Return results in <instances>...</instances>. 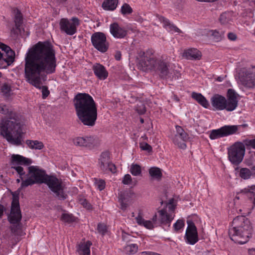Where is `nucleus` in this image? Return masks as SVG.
<instances>
[{"label": "nucleus", "mask_w": 255, "mask_h": 255, "mask_svg": "<svg viewBox=\"0 0 255 255\" xmlns=\"http://www.w3.org/2000/svg\"><path fill=\"white\" fill-rule=\"evenodd\" d=\"M0 93L5 98H8L12 94L11 85L7 83L3 84L0 89Z\"/></svg>", "instance_id": "obj_29"}, {"label": "nucleus", "mask_w": 255, "mask_h": 255, "mask_svg": "<svg viewBox=\"0 0 255 255\" xmlns=\"http://www.w3.org/2000/svg\"><path fill=\"white\" fill-rule=\"evenodd\" d=\"M228 38L232 41H234L237 39V35L234 33L229 32L228 34Z\"/></svg>", "instance_id": "obj_50"}, {"label": "nucleus", "mask_w": 255, "mask_h": 255, "mask_svg": "<svg viewBox=\"0 0 255 255\" xmlns=\"http://www.w3.org/2000/svg\"><path fill=\"white\" fill-rule=\"evenodd\" d=\"M159 20L162 22L163 24V26L165 28H168L170 31H174L176 32L180 33L181 32V30L175 25L170 23L169 20L167 18H165L162 16H157Z\"/></svg>", "instance_id": "obj_27"}, {"label": "nucleus", "mask_w": 255, "mask_h": 255, "mask_svg": "<svg viewBox=\"0 0 255 255\" xmlns=\"http://www.w3.org/2000/svg\"><path fill=\"white\" fill-rule=\"evenodd\" d=\"M174 200L173 198H171L169 200V202L168 203V205H174Z\"/></svg>", "instance_id": "obj_58"}, {"label": "nucleus", "mask_w": 255, "mask_h": 255, "mask_svg": "<svg viewBox=\"0 0 255 255\" xmlns=\"http://www.w3.org/2000/svg\"><path fill=\"white\" fill-rule=\"evenodd\" d=\"M21 214L19 204L18 193H12L10 214L8 216V221L12 224L19 223L21 219Z\"/></svg>", "instance_id": "obj_10"}, {"label": "nucleus", "mask_w": 255, "mask_h": 255, "mask_svg": "<svg viewBox=\"0 0 255 255\" xmlns=\"http://www.w3.org/2000/svg\"><path fill=\"white\" fill-rule=\"evenodd\" d=\"M61 220L64 222L71 223L75 221L76 218L72 214L63 213L61 217Z\"/></svg>", "instance_id": "obj_35"}, {"label": "nucleus", "mask_w": 255, "mask_h": 255, "mask_svg": "<svg viewBox=\"0 0 255 255\" xmlns=\"http://www.w3.org/2000/svg\"><path fill=\"white\" fill-rule=\"evenodd\" d=\"M149 173L151 177L156 179H160L162 176L161 170L158 167H151L149 170Z\"/></svg>", "instance_id": "obj_34"}, {"label": "nucleus", "mask_w": 255, "mask_h": 255, "mask_svg": "<svg viewBox=\"0 0 255 255\" xmlns=\"http://www.w3.org/2000/svg\"><path fill=\"white\" fill-rule=\"evenodd\" d=\"M55 50L48 41L38 42L31 48L25 58L26 81L36 88L42 89V98L50 94L47 87L41 86L46 75L54 73L57 66Z\"/></svg>", "instance_id": "obj_1"}, {"label": "nucleus", "mask_w": 255, "mask_h": 255, "mask_svg": "<svg viewBox=\"0 0 255 255\" xmlns=\"http://www.w3.org/2000/svg\"><path fill=\"white\" fill-rule=\"evenodd\" d=\"M166 206L168 209V212H169L168 213H173V214H174V210H175V206H176L175 204H174V205L167 204Z\"/></svg>", "instance_id": "obj_49"}, {"label": "nucleus", "mask_w": 255, "mask_h": 255, "mask_svg": "<svg viewBox=\"0 0 255 255\" xmlns=\"http://www.w3.org/2000/svg\"><path fill=\"white\" fill-rule=\"evenodd\" d=\"M139 147L142 150L147 151L148 152H151L152 148L151 145L146 142H142L139 143Z\"/></svg>", "instance_id": "obj_45"}, {"label": "nucleus", "mask_w": 255, "mask_h": 255, "mask_svg": "<svg viewBox=\"0 0 255 255\" xmlns=\"http://www.w3.org/2000/svg\"><path fill=\"white\" fill-rule=\"evenodd\" d=\"M239 174L241 178L244 179H247L251 177L252 175V172L249 169L247 168H242L240 169Z\"/></svg>", "instance_id": "obj_36"}, {"label": "nucleus", "mask_w": 255, "mask_h": 255, "mask_svg": "<svg viewBox=\"0 0 255 255\" xmlns=\"http://www.w3.org/2000/svg\"><path fill=\"white\" fill-rule=\"evenodd\" d=\"M176 133L172 137V141L174 144L177 145L179 148L184 149L186 148L185 142L187 141L189 138L188 134L185 131L183 128L179 126L175 127Z\"/></svg>", "instance_id": "obj_14"}, {"label": "nucleus", "mask_w": 255, "mask_h": 255, "mask_svg": "<svg viewBox=\"0 0 255 255\" xmlns=\"http://www.w3.org/2000/svg\"><path fill=\"white\" fill-rule=\"evenodd\" d=\"M248 253L250 255H255V249H249Z\"/></svg>", "instance_id": "obj_57"}, {"label": "nucleus", "mask_w": 255, "mask_h": 255, "mask_svg": "<svg viewBox=\"0 0 255 255\" xmlns=\"http://www.w3.org/2000/svg\"><path fill=\"white\" fill-rule=\"evenodd\" d=\"M247 145L251 146L252 147L255 149V139L250 140L248 141Z\"/></svg>", "instance_id": "obj_51"}, {"label": "nucleus", "mask_w": 255, "mask_h": 255, "mask_svg": "<svg viewBox=\"0 0 255 255\" xmlns=\"http://www.w3.org/2000/svg\"><path fill=\"white\" fill-rule=\"evenodd\" d=\"M184 226V221L182 219H179L173 225L174 230L177 232L179 230H180L181 229L183 228Z\"/></svg>", "instance_id": "obj_43"}, {"label": "nucleus", "mask_w": 255, "mask_h": 255, "mask_svg": "<svg viewBox=\"0 0 255 255\" xmlns=\"http://www.w3.org/2000/svg\"><path fill=\"white\" fill-rule=\"evenodd\" d=\"M187 222L188 227L185 235V239L188 244L193 245L198 241L197 228L192 221L188 220Z\"/></svg>", "instance_id": "obj_16"}, {"label": "nucleus", "mask_w": 255, "mask_h": 255, "mask_svg": "<svg viewBox=\"0 0 255 255\" xmlns=\"http://www.w3.org/2000/svg\"><path fill=\"white\" fill-rule=\"evenodd\" d=\"M80 203L87 209L90 210L91 208V205L86 199H82L80 201Z\"/></svg>", "instance_id": "obj_48"}, {"label": "nucleus", "mask_w": 255, "mask_h": 255, "mask_svg": "<svg viewBox=\"0 0 255 255\" xmlns=\"http://www.w3.org/2000/svg\"><path fill=\"white\" fill-rule=\"evenodd\" d=\"M110 31L111 34L117 38H123L128 34V31L125 28L121 27L117 22L110 25Z\"/></svg>", "instance_id": "obj_20"}, {"label": "nucleus", "mask_w": 255, "mask_h": 255, "mask_svg": "<svg viewBox=\"0 0 255 255\" xmlns=\"http://www.w3.org/2000/svg\"><path fill=\"white\" fill-rule=\"evenodd\" d=\"M183 56L188 59L199 60L201 57V52L195 48L189 49L183 53Z\"/></svg>", "instance_id": "obj_26"}, {"label": "nucleus", "mask_w": 255, "mask_h": 255, "mask_svg": "<svg viewBox=\"0 0 255 255\" xmlns=\"http://www.w3.org/2000/svg\"><path fill=\"white\" fill-rule=\"evenodd\" d=\"M5 210V208L4 206L1 204H0V218H1L3 214L4 211Z\"/></svg>", "instance_id": "obj_55"}, {"label": "nucleus", "mask_w": 255, "mask_h": 255, "mask_svg": "<svg viewBox=\"0 0 255 255\" xmlns=\"http://www.w3.org/2000/svg\"><path fill=\"white\" fill-rule=\"evenodd\" d=\"M99 165L100 169L104 172L111 171L112 173L116 172V167L111 162L110 153L108 151L101 153L99 159Z\"/></svg>", "instance_id": "obj_15"}, {"label": "nucleus", "mask_w": 255, "mask_h": 255, "mask_svg": "<svg viewBox=\"0 0 255 255\" xmlns=\"http://www.w3.org/2000/svg\"><path fill=\"white\" fill-rule=\"evenodd\" d=\"M153 253H142L141 255H152Z\"/></svg>", "instance_id": "obj_60"}, {"label": "nucleus", "mask_w": 255, "mask_h": 255, "mask_svg": "<svg viewBox=\"0 0 255 255\" xmlns=\"http://www.w3.org/2000/svg\"><path fill=\"white\" fill-rule=\"evenodd\" d=\"M138 55L140 58L138 62L139 68L143 71H154L156 69L159 59L156 58L148 51H140Z\"/></svg>", "instance_id": "obj_7"}, {"label": "nucleus", "mask_w": 255, "mask_h": 255, "mask_svg": "<svg viewBox=\"0 0 255 255\" xmlns=\"http://www.w3.org/2000/svg\"><path fill=\"white\" fill-rule=\"evenodd\" d=\"M25 143L28 147L31 149L40 150L44 147L43 142L37 140H32L27 139L26 140Z\"/></svg>", "instance_id": "obj_31"}, {"label": "nucleus", "mask_w": 255, "mask_h": 255, "mask_svg": "<svg viewBox=\"0 0 255 255\" xmlns=\"http://www.w3.org/2000/svg\"><path fill=\"white\" fill-rule=\"evenodd\" d=\"M129 236V235L127 234L126 233H125V232L123 231V233H122V238H123V240L125 241H127L128 240H127V238Z\"/></svg>", "instance_id": "obj_56"}, {"label": "nucleus", "mask_w": 255, "mask_h": 255, "mask_svg": "<svg viewBox=\"0 0 255 255\" xmlns=\"http://www.w3.org/2000/svg\"><path fill=\"white\" fill-rule=\"evenodd\" d=\"M192 98L198 102V103L205 108L209 106V103L206 98L200 93L193 92Z\"/></svg>", "instance_id": "obj_28"}, {"label": "nucleus", "mask_w": 255, "mask_h": 255, "mask_svg": "<svg viewBox=\"0 0 255 255\" xmlns=\"http://www.w3.org/2000/svg\"><path fill=\"white\" fill-rule=\"evenodd\" d=\"M74 105L78 119L84 126L92 127L97 119V107L91 96L78 93L74 97Z\"/></svg>", "instance_id": "obj_4"}, {"label": "nucleus", "mask_w": 255, "mask_h": 255, "mask_svg": "<svg viewBox=\"0 0 255 255\" xmlns=\"http://www.w3.org/2000/svg\"><path fill=\"white\" fill-rule=\"evenodd\" d=\"M157 215L155 214L154 215V216L153 217L152 219V221L153 222H155L157 221Z\"/></svg>", "instance_id": "obj_59"}, {"label": "nucleus", "mask_w": 255, "mask_h": 255, "mask_svg": "<svg viewBox=\"0 0 255 255\" xmlns=\"http://www.w3.org/2000/svg\"><path fill=\"white\" fill-rule=\"evenodd\" d=\"M212 36L213 39L216 41H220L221 39V36L219 32L217 31H213L212 33Z\"/></svg>", "instance_id": "obj_47"}, {"label": "nucleus", "mask_w": 255, "mask_h": 255, "mask_svg": "<svg viewBox=\"0 0 255 255\" xmlns=\"http://www.w3.org/2000/svg\"><path fill=\"white\" fill-rule=\"evenodd\" d=\"M76 146L92 147L97 145V140L92 136L77 137L73 139Z\"/></svg>", "instance_id": "obj_19"}, {"label": "nucleus", "mask_w": 255, "mask_h": 255, "mask_svg": "<svg viewBox=\"0 0 255 255\" xmlns=\"http://www.w3.org/2000/svg\"><path fill=\"white\" fill-rule=\"evenodd\" d=\"M245 146L242 142H236L228 149L229 160L234 164L240 163L244 158Z\"/></svg>", "instance_id": "obj_9"}, {"label": "nucleus", "mask_w": 255, "mask_h": 255, "mask_svg": "<svg viewBox=\"0 0 255 255\" xmlns=\"http://www.w3.org/2000/svg\"><path fill=\"white\" fill-rule=\"evenodd\" d=\"M11 232L16 236H21V231L19 223L12 224L10 227Z\"/></svg>", "instance_id": "obj_39"}, {"label": "nucleus", "mask_w": 255, "mask_h": 255, "mask_svg": "<svg viewBox=\"0 0 255 255\" xmlns=\"http://www.w3.org/2000/svg\"><path fill=\"white\" fill-rule=\"evenodd\" d=\"M242 84L248 88H255V73L251 72L247 69H244L243 75L240 77Z\"/></svg>", "instance_id": "obj_18"}, {"label": "nucleus", "mask_w": 255, "mask_h": 255, "mask_svg": "<svg viewBox=\"0 0 255 255\" xmlns=\"http://www.w3.org/2000/svg\"><path fill=\"white\" fill-rule=\"evenodd\" d=\"M97 230L100 234L104 236L107 232V226L104 223H99L97 226Z\"/></svg>", "instance_id": "obj_44"}, {"label": "nucleus", "mask_w": 255, "mask_h": 255, "mask_svg": "<svg viewBox=\"0 0 255 255\" xmlns=\"http://www.w3.org/2000/svg\"><path fill=\"white\" fill-rule=\"evenodd\" d=\"M91 41L94 47L100 52L104 53L109 48V43L107 41L106 35L101 32H96L91 36Z\"/></svg>", "instance_id": "obj_11"}, {"label": "nucleus", "mask_w": 255, "mask_h": 255, "mask_svg": "<svg viewBox=\"0 0 255 255\" xmlns=\"http://www.w3.org/2000/svg\"><path fill=\"white\" fill-rule=\"evenodd\" d=\"M92 243L90 241L87 242L86 243H83L79 245L78 251L80 254L83 255H90V247Z\"/></svg>", "instance_id": "obj_33"}, {"label": "nucleus", "mask_w": 255, "mask_h": 255, "mask_svg": "<svg viewBox=\"0 0 255 255\" xmlns=\"http://www.w3.org/2000/svg\"><path fill=\"white\" fill-rule=\"evenodd\" d=\"M79 24V19L76 17H73L70 20L62 18L59 23L61 30L69 35H72L76 32L77 26Z\"/></svg>", "instance_id": "obj_13"}, {"label": "nucleus", "mask_w": 255, "mask_h": 255, "mask_svg": "<svg viewBox=\"0 0 255 255\" xmlns=\"http://www.w3.org/2000/svg\"><path fill=\"white\" fill-rule=\"evenodd\" d=\"M131 182L132 178L131 176L128 174L125 175L123 178L122 183L125 185H128L130 184Z\"/></svg>", "instance_id": "obj_46"}, {"label": "nucleus", "mask_w": 255, "mask_h": 255, "mask_svg": "<svg viewBox=\"0 0 255 255\" xmlns=\"http://www.w3.org/2000/svg\"><path fill=\"white\" fill-rule=\"evenodd\" d=\"M15 15L14 17V22L15 25V28L13 27L11 30V34H17V31L19 32L21 31V27L23 23V16L20 11L16 8L14 10Z\"/></svg>", "instance_id": "obj_21"}, {"label": "nucleus", "mask_w": 255, "mask_h": 255, "mask_svg": "<svg viewBox=\"0 0 255 255\" xmlns=\"http://www.w3.org/2000/svg\"><path fill=\"white\" fill-rule=\"evenodd\" d=\"M132 12V9L128 3H124L121 7V12L123 14H129Z\"/></svg>", "instance_id": "obj_40"}, {"label": "nucleus", "mask_w": 255, "mask_h": 255, "mask_svg": "<svg viewBox=\"0 0 255 255\" xmlns=\"http://www.w3.org/2000/svg\"><path fill=\"white\" fill-rule=\"evenodd\" d=\"M19 175L21 179L19 189L32 185L34 184L45 183L54 193V196L60 200L66 199L67 195L64 191V186L61 180L53 176L46 174L44 170L36 166H30L28 167V172L25 173L23 168L14 165L11 167Z\"/></svg>", "instance_id": "obj_2"}, {"label": "nucleus", "mask_w": 255, "mask_h": 255, "mask_svg": "<svg viewBox=\"0 0 255 255\" xmlns=\"http://www.w3.org/2000/svg\"><path fill=\"white\" fill-rule=\"evenodd\" d=\"M118 0H105L102 7L105 10H114L118 5Z\"/></svg>", "instance_id": "obj_32"}, {"label": "nucleus", "mask_w": 255, "mask_h": 255, "mask_svg": "<svg viewBox=\"0 0 255 255\" xmlns=\"http://www.w3.org/2000/svg\"><path fill=\"white\" fill-rule=\"evenodd\" d=\"M238 126H225L217 129L211 131L209 137L211 139H215L234 134L238 130Z\"/></svg>", "instance_id": "obj_12"}, {"label": "nucleus", "mask_w": 255, "mask_h": 255, "mask_svg": "<svg viewBox=\"0 0 255 255\" xmlns=\"http://www.w3.org/2000/svg\"><path fill=\"white\" fill-rule=\"evenodd\" d=\"M140 121L141 123H142V124L144 123V120L142 118H141L140 119Z\"/></svg>", "instance_id": "obj_64"}, {"label": "nucleus", "mask_w": 255, "mask_h": 255, "mask_svg": "<svg viewBox=\"0 0 255 255\" xmlns=\"http://www.w3.org/2000/svg\"><path fill=\"white\" fill-rule=\"evenodd\" d=\"M220 20L222 23H225L226 22L225 14H222L220 15Z\"/></svg>", "instance_id": "obj_54"}, {"label": "nucleus", "mask_w": 255, "mask_h": 255, "mask_svg": "<svg viewBox=\"0 0 255 255\" xmlns=\"http://www.w3.org/2000/svg\"><path fill=\"white\" fill-rule=\"evenodd\" d=\"M93 69L95 75L100 80H105L108 76V72L104 66L96 64L93 66Z\"/></svg>", "instance_id": "obj_24"}, {"label": "nucleus", "mask_w": 255, "mask_h": 255, "mask_svg": "<svg viewBox=\"0 0 255 255\" xmlns=\"http://www.w3.org/2000/svg\"><path fill=\"white\" fill-rule=\"evenodd\" d=\"M57 0L59 3H64V2H66L67 0Z\"/></svg>", "instance_id": "obj_61"}, {"label": "nucleus", "mask_w": 255, "mask_h": 255, "mask_svg": "<svg viewBox=\"0 0 255 255\" xmlns=\"http://www.w3.org/2000/svg\"><path fill=\"white\" fill-rule=\"evenodd\" d=\"M138 249L136 244H130L125 248V252L128 254H133L137 252Z\"/></svg>", "instance_id": "obj_37"}, {"label": "nucleus", "mask_w": 255, "mask_h": 255, "mask_svg": "<svg viewBox=\"0 0 255 255\" xmlns=\"http://www.w3.org/2000/svg\"><path fill=\"white\" fill-rule=\"evenodd\" d=\"M137 223L140 226H143L147 229H153L154 226L151 221L145 220L140 214L135 218Z\"/></svg>", "instance_id": "obj_30"}, {"label": "nucleus", "mask_w": 255, "mask_h": 255, "mask_svg": "<svg viewBox=\"0 0 255 255\" xmlns=\"http://www.w3.org/2000/svg\"><path fill=\"white\" fill-rule=\"evenodd\" d=\"M159 218L160 223L162 225H168L169 227L170 223L174 219L175 216L173 213H168L165 209H162L158 211Z\"/></svg>", "instance_id": "obj_22"}, {"label": "nucleus", "mask_w": 255, "mask_h": 255, "mask_svg": "<svg viewBox=\"0 0 255 255\" xmlns=\"http://www.w3.org/2000/svg\"><path fill=\"white\" fill-rule=\"evenodd\" d=\"M0 113L7 115L8 118L3 120L0 124V131L9 143L18 146L22 140L21 125L18 120L16 113L9 111L5 105H0Z\"/></svg>", "instance_id": "obj_3"}, {"label": "nucleus", "mask_w": 255, "mask_h": 255, "mask_svg": "<svg viewBox=\"0 0 255 255\" xmlns=\"http://www.w3.org/2000/svg\"><path fill=\"white\" fill-rule=\"evenodd\" d=\"M237 95L233 89H229L227 99L221 95L216 94L211 99L212 105L217 110L226 109L228 111H233L238 106Z\"/></svg>", "instance_id": "obj_6"}, {"label": "nucleus", "mask_w": 255, "mask_h": 255, "mask_svg": "<svg viewBox=\"0 0 255 255\" xmlns=\"http://www.w3.org/2000/svg\"><path fill=\"white\" fill-rule=\"evenodd\" d=\"M155 72L161 79L171 80L177 79L170 63L165 60L159 59Z\"/></svg>", "instance_id": "obj_8"}, {"label": "nucleus", "mask_w": 255, "mask_h": 255, "mask_svg": "<svg viewBox=\"0 0 255 255\" xmlns=\"http://www.w3.org/2000/svg\"><path fill=\"white\" fill-rule=\"evenodd\" d=\"M121 56H122L121 52L119 51H117L115 53V59L117 60H120L121 59Z\"/></svg>", "instance_id": "obj_52"}, {"label": "nucleus", "mask_w": 255, "mask_h": 255, "mask_svg": "<svg viewBox=\"0 0 255 255\" xmlns=\"http://www.w3.org/2000/svg\"><path fill=\"white\" fill-rule=\"evenodd\" d=\"M248 192L255 196V185L250 187L248 189Z\"/></svg>", "instance_id": "obj_53"}, {"label": "nucleus", "mask_w": 255, "mask_h": 255, "mask_svg": "<svg viewBox=\"0 0 255 255\" xmlns=\"http://www.w3.org/2000/svg\"><path fill=\"white\" fill-rule=\"evenodd\" d=\"M95 184L100 190H103L105 187V182L104 180L98 178H95Z\"/></svg>", "instance_id": "obj_42"}, {"label": "nucleus", "mask_w": 255, "mask_h": 255, "mask_svg": "<svg viewBox=\"0 0 255 255\" xmlns=\"http://www.w3.org/2000/svg\"><path fill=\"white\" fill-rule=\"evenodd\" d=\"M14 52L9 46L0 44V60L4 61L9 65L14 61Z\"/></svg>", "instance_id": "obj_17"}, {"label": "nucleus", "mask_w": 255, "mask_h": 255, "mask_svg": "<svg viewBox=\"0 0 255 255\" xmlns=\"http://www.w3.org/2000/svg\"><path fill=\"white\" fill-rule=\"evenodd\" d=\"M253 227L249 219L245 216H238L232 223L229 229V235L235 243L244 244L251 237Z\"/></svg>", "instance_id": "obj_5"}, {"label": "nucleus", "mask_w": 255, "mask_h": 255, "mask_svg": "<svg viewBox=\"0 0 255 255\" xmlns=\"http://www.w3.org/2000/svg\"><path fill=\"white\" fill-rule=\"evenodd\" d=\"M174 98H175V99L177 101H179V100L177 96H174Z\"/></svg>", "instance_id": "obj_62"}, {"label": "nucleus", "mask_w": 255, "mask_h": 255, "mask_svg": "<svg viewBox=\"0 0 255 255\" xmlns=\"http://www.w3.org/2000/svg\"><path fill=\"white\" fill-rule=\"evenodd\" d=\"M135 110L140 115L144 114L146 111L145 105L142 102H139V103L137 104L135 107Z\"/></svg>", "instance_id": "obj_41"}, {"label": "nucleus", "mask_w": 255, "mask_h": 255, "mask_svg": "<svg viewBox=\"0 0 255 255\" xmlns=\"http://www.w3.org/2000/svg\"><path fill=\"white\" fill-rule=\"evenodd\" d=\"M133 193L129 192H121L119 194V201L120 203V208L123 210H126L128 206V202L129 201Z\"/></svg>", "instance_id": "obj_23"}, {"label": "nucleus", "mask_w": 255, "mask_h": 255, "mask_svg": "<svg viewBox=\"0 0 255 255\" xmlns=\"http://www.w3.org/2000/svg\"><path fill=\"white\" fill-rule=\"evenodd\" d=\"M130 172L134 176L140 175L141 172L140 166L136 164H132L130 168Z\"/></svg>", "instance_id": "obj_38"}, {"label": "nucleus", "mask_w": 255, "mask_h": 255, "mask_svg": "<svg viewBox=\"0 0 255 255\" xmlns=\"http://www.w3.org/2000/svg\"><path fill=\"white\" fill-rule=\"evenodd\" d=\"M21 180V178H20V179H16V182L17 183H19L20 182V181Z\"/></svg>", "instance_id": "obj_63"}, {"label": "nucleus", "mask_w": 255, "mask_h": 255, "mask_svg": "<svg viewBox=\"0 0 255 255\" xmlns=\"http://www.w3.org/2000/svg\"><path fill=\"white\" fill-rule=\"evenodd\" d=\"M11 158L12 164L13 165L15 164H23L25 165H28L32 162V161L30 159L27 158L22 155L18 154H13Z\"/></svg>", "instance_id": "obj_25"}]
</instances>
